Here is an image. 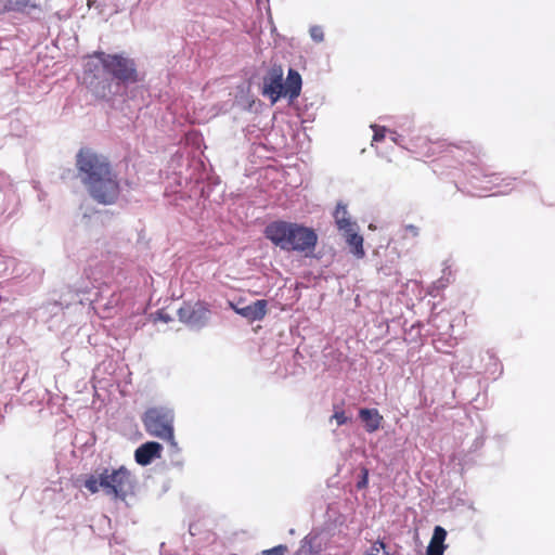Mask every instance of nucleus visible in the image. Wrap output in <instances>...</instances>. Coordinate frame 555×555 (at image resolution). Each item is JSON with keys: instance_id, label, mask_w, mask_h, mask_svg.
Wrapping results in <instances>:
<instances>
[{"instance_id": "obj_19", "label": "nucleus", "mask_w": 555, "mask_h": 555, "mask_svg": "<svg viewBox=\"0 0 555 555\" xmlns=\"http://www.w3.org/2000/svg\"><path fill=\"white\" fill-rule=\"evenodd\" d=\"M288 548L284 544L276 545L269 550H263L261 552V555H285L287 553Z\"/></svg>"}, {"instance_id": "obj_15", "label": "nucleus", "mask_w": 555, "mask_h": 555, "mask_svg": "<svg viewBox=\"0 0 555 555\" xmlns=\"http://www.w3.org/2000/svg\"><path fill=\"white\" fill-rule=\"evenodd\" d=\"M345 238L349 247L351 248V253L357 258H363L365 255L364 248H363V237L362 235L358 234L354 229L344 232Z\"/></svg>"}, {"instance_id": "obj_14", "label": "nucleus", "mask_w": 555, "mask_h": 555, "mask_svg": "<svg viewBox=\"0 0 555 555\" xmlns=\"http://www.w3.org/2000/svg\"><path fill=\"white\" fill-rule=\"evenodd\" d=\"M335 223L339 231H350L354 229L356 223L351 221L346 205L338 203L334 212Z\"/></svg>"}, {"instance_id": "obj_11", "label": "nucleus", "mask_w": 555, "mask_h": 555, "mask_svg": "<svg viewBox=\"0 0 555 555\" xmlns=\"http://www.w3.org/2000/svg\"><path fill=\"white\" fill-rule=\"evenodd\" d=\"M301 83L300 74L297 70L289 68L284 83V96H288L291 100L298 98L301 91Z\"/></svg>"}, {"instance_id": "obj_4", "label": "nucleus", "mask_w": 555, "mask_h": 555, "mask_svg": "<svg viewBox=\"0 0 555 555\" xmlns=\"http://www.w3.org/2000/svg\"><path fill=\"white\" fill-rule=\"evenodd\" d=\"M100 486L106 495L125 501L133 492L134 479L124 466L113 470L105 468L100 474Z\"/></svg>"}, {"instance_id": "obj_25", "label": "nucleus", "mask_w": 555, "mask_h": 555, "mask_svg": "<svg viewBox=\"0 0 555 555\" xmlns=\"http://www.w3.org/2000/svg\"><path fill=\"white\" fill-rule=\"evenodd\" d=\"M367 483V470H364V477H363V480H361L359 483H358V488H362V487H365Z\"/></svg>"}, {"instance_id": "obj_18", "label": "nucleus", "mask_w": 555, "mask_h": 555, "mask_svg": "<svg viewBox=\"0 0 555 555\" xmlns=\"http://www.w3.org/2000/svg\"><path fill=\"white\" fill-rule=\"evenodd\" d=\"M309 33L314 42H322L324 40V31L321 26L314 25L310 27Z\"/></svg>"}, {"instance_id": "obj_8", "label": "nucleus", "mask_w": 555, "mask_h": 555, "mask_svg": "<svg viewBox=\"0 0 555 555\" xmlns=\"http://www.w3.org/2000/svg\"><path fill=\"white\" fill-rule=\"evenodd\" d=\"M163 447L155 441H149L141 444L134 452V459L138 464L149 465L154 459L162 456Z\"/></svg>"}, {"instance_id": "obj_26", "label": "nucleus", "mask_w": 555, "mask_h": 555, "mask_svg": "<svg viewBox=\"0 0 555 555\" xmlns=\"http://www.w3.org/2000/svg\"><path fill=\"white\" fill-rule=\"evenodd\" d=\"M491 177L493 178V180H491V181L494 182L496 185L500 184L499 180L504 181V179H500V177L498 175H492Z\"/></svg>"}, {"instance_id": "obj_9", "label": "nucleus", "mask_w": 555, "mask_h": 555, "mask_svg": "<svg viewBox=\"0 0 555 555\" xmlns=\"http://www.w3.org/2000/svg\"><path fill=\"white\" fill-rule=\"evenodd\" d=\"M268 302L264 299H258L255 302L245 307H234V311L247 319L249 322L261 321L268 312Z\"/></svg>"}, {"instance_id": "obj_3", "label": "nucleus", "mask_w": 555, "mask_h": 555, "mask_svg": "<svg viewBox=\"0 0 555 555\" xmlns=\"http://www.w3.org/2000/svg\"><path fill=\"white\" fill-rule=\"evenodd\" d=\"M91 57L96 59L104 72L121 83H135L139 81L135 63L122 54H108L95 51Z\"/></svg>"}, {"instance_id": "obj_24", "label": "nucleus", "mask_w": 555, "mask_h": 555, "mask_svg": "<svg viewBox=\"0 0 555 555\" xmlns=\"http://www.w3.org/2000/svg\"><path fill=\"white\" fill-rule=\"evenodd\" d=\"M404 231L406 234H410L412 236H417L420 233V230L416 225L408 224L404 227Z\"/></svg>"}, {"instance_id": "obj_7", "label": "nucleus", "mask_w": 555, "mask_h": 555, "mask_svg": "<svg viewBox=\"0 0 555 555\" xmlns=\"http://www.w3.org/2000/svg\"><path fill=\"white\" fill-rule=\"evenodd\" d=\"M283 75L281 66H273L263 78L262 95L268 96L272 104L284 96Z\"/></svg>"}, {"instance_id": "obj_2", "label": "nucleus", "mask_w": 555, "mask_h": 555, "mask_svg": "<svg viewBox=\"0 0 555 555\" xmlns=\"http://www.w3.org/2000/svg\"><path fill=\"white\" fill-rule=\"evenodd\" d=\"M264 237L285 251H296L310 256L318 244L314 229L297 222L276 220L270 222L263 231Z\"/></svg>"}, {"instance_id": "obj_16", "label": "nucleus", "mask_w": 555, "mask_h": 555, "mask_svg": "<svg viewBox=\"0 0 555 555\" xmlns=\"http://www.w3.org/2000/svg\"><path fill=\"white\" fill-rule=\"evenodd\" d=\"M85 488L92 494L99 492L100 486V476L95 477L94 475H89L85 480Z\"/></svg>"}, {"instance_id": "obj_21", "label": "nucleus", "mask_w": 555, "mask_h": 555, "mask_svg": "<svg viewBox=\"0 0 555 555\" xmlns=\"http://www.w3.org/2000/svg\"><path fill=\"white\" fill-rule=\"evenodd\" d=\"M333 418L336 420L337 425L341 426L347 423L348 418L344 411L335 412Z\"/></svg>"}, {"instance_id": "obj_10", "label": "nucleus", "mask_w": 555, "mask_h": 555, "mask_svg": "<svg viewBox=\"0 0 555 555\" xmlns=\"http://www.w3.org/2000/svg\"><path fill=\"white\" fill-rule=\"evenodd\" d=\"M359 417L364 423L365 430L370 434L377 431L384 421L383 415L377 409H360Z\"/></svg>"}, {"instance_id": "obj_6", "label": "nucleus", "mask_w": 555, "mask_h": 555, "mask_svg": "<svg viewBox=\"0 0 555 555\" xmlns=\"http://www.w3.org/2000/svg\"><path fill=\"white\" fill-rule=\"evenodd\" d=\"M210 311L206 304L197 301L195 304H183L178 310L179 320L189 326L202 327L209 319Z\"/></svg>"}, {"instance_id": "obj_5", "label": "nucleus", "mask_w": 555, "mask_h": 555, "mask_svg": "<svg viewBox=\"0 0 555 555\" xmlns=\"http://www.w3.org/2000/svg\"><path fill=\"white\" fill-rule=\"evenodd\" d=\"M142 422L151 436L173 443V411L171 409L150 408L143 414Z\"/></svg>"}, {"instance_id": "obj_17", "label": "nucleus", "mask_w": 555, "mask_h": 555, "mask_svg": "<svg viewBox=\"0 0 555 555\" xmlns=\"http://www.w3.org/2000/svg\"><path fill=\"white\" fill-rule=\"evenodd\" d=\"M420 144L418 146L422 147L423 145H429L428 149L423 153L424 156H431L435 155L437 152V149L442 146L439 142H430L426 138H418Z\"/></svg>"}, {"instance_id": "obj_13", "label": "nucleus", "mask_w": 555, "mask_h": 555, "mask_svg": "<svg viewBox=\"0 0 555 555\" xmlns=\"http://www.w3.org/2000/svg\"><path fill=\"white\" fill-rule=\"evenodd\" d=\"M447 531L442 527L437 526L427 547V555H443Z\"/></svg>"}, {"instance_id": "obj_1", "label": "nucleus", "mask_w": 555, "mask_h": 555, "mask_svg": "<svg viewBox=\"0 0 555 555\" xmlns=\"http://www.w3.org/2000/svg\"><path fill=\"white\" fill-rule=\"evenodd\" d=\"M76 166L90 196L102 205L115 204L120 194L117 173L108 159L89 147L79 150Z\"/></svg>"}, {"instance_id": "obj_20", "label": "nucleus", "mask_w": 555, "mask_h": 555, "mask_svg": "<svg viewBox=\"0 0 555 555\" xmlns=\"http://www.w3.org/2000/svg\"><path fill=\"white\" fill-rule=\"evenodd\" d=\"M385 547V543L378 540L372 545L371 550L365 555H378L379 551Z\"/></svg>"}, {"instance_id": "obj_22", "label": "nucleus", "mask_w": 555, "mask_h": 555, "mask_svg": "<svg viewBox=\"0 0 555 555\" xmlns=\"http://www.w3.org/2000/svg\"><path fill=\"white\" fill-rule=\"evenodd\" d=\"M314 540H315V538H308V537H306L304 540V544L301 547L305 548L307 545H309V550H308L309 554H318L319 553V550H313V547H312V542Z\"/></svg>"}, {"instance_id": "obj_23", "label": "nucleus", "mask_w": 555, "mask_h": 555, "mask_svg": "<svg viewBox=\"0 0 555 555\" xmlns=\"http://www.w3.org/2000/svg\"><path fill=\"white\" fill-rule=\"evenodd\" d=\"M385 138V128L375 127L373 141H382Z\"/></svg>"}, {"instance_id": "obj_12", "label": "nucleus", "mask_w": 555, "mask_h": 555, "mask_svg": "<svg viewBox=\"0 0 555 555\" xmlns=\"http://www.w3.org/2000/svg\"><path fill=\"white\" fill-rule=\"evenodd\" d=\"M39 9V4H37L34 0H5L1 12H16L25 14Z\"/></svg>"}]
</instances>
